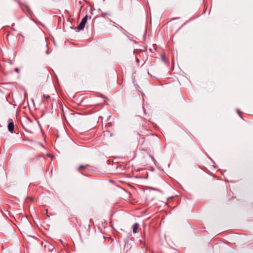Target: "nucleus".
Returning <instances> with one entry per match:
<instances>
[{
	"instance_id": "6",
	"label": "nucleus",
	"mask_w": 253,
	"mask_h": 253,
	"mask_svg": "<svg viewBox=\"0 0 253 253\" xmlns=\"http://www.w3.org/2000/svg\"><path fill=\"white\" fill-rule=\"evenodd\" d=\"M88 16L86 15L85 16H84L81 20L82 22H83L85 24H86Z\"/></svg>"
},
{
	"instance_id": "1",
	"label": "nucleus",
	"mask_w": 253,
	"mask_h": 253,
	"mask_svg": "<svg viewBox=\"0 0 253 253\" xmlns=\"http://www.w3.org/2000/svg\"><path fill=\"white\" fill-rule=\"evenodd\" d=\"M45 250L48 252L53 251L54 249V246L49 243L45 242L44 245Z\"/></svg>"
},
{
	"instance_id": "4",
	"label": "nucleus",
	"mask_w": 253,
	"mask_h": 253,
	"mask_svg": "<svg viewBox=\"0 0 253 253\" xmlns=\"http://www.w3.org/2000/svg\"><path fill=\"white\" fill-rule=\"evenodd\" d=\"M133 232L136 233L138 232V229L139 227V224L138 223H135L133 225Z\"/></svg>"
},
{
	"instance_id": "2",
	"label": "nucleus",
	"mask_w": 253,
	"mask_h": 253,
	"mask_svg": "<svg viewBox=\"0 0 253 253\" xmlns=\"http://www.w3.org/2000/svg\"><path fill=\"white\" fill-rule=\"evenodd\" d=\"M8 130L11 133H13L14 129V125L13 122L12 121H10L8 125Z\"/></svg>"
},
{
	"instance_id": "9",
	"label": "nucleus",
	"mask_w": 253,
	"mask_h": 253,
	"mask_svg": "<svg viewBox=\"0 0 253 253\" xmlns=\"http://www.w3.org/2000/svg\"><path fill=\"white\" fill-rule=\"evenodd\" d=\"M136 61H137V62H139V59H138V58H137V59H136Z\"/></svg>"
},
{
	"instance_id": "5",
	"label": "nucleus",
	"mask_w": 253,
	"mask_h": 253,
	"mask_svg": "<svg viewBox=\"0 0 253 253\" xmlns=\"http://www.w3.org/2000/svg\"><path fill=\"white\" fill-rule=\"evenodd\" d=\"M88 166V165H85V166H84V165H81V166L79 167V168H78V171H80V170H81V169H85L87 168Z\"/></svg>"
},
{
	"instance_id": "8",
	"label": "nucleus",
	"mask_w": 253,
	"mask_h": 253,
	"mask_svg": "<svg viewBox=\"0 0 253 253\" xmlns=\"http://www.w3.org/2000/svg\"><path fill=\"white\" fill-rule=\"evenodd\" d=\"M108 14L107 13H102V16L103 17H105L106 16V15H107Z\"/></svg>"
},
{
	"instance_id": "3",
	"label": "nucleus",
	"mask_w": 253,
	"mask_h": 253,
	"mask_svg": "<svg viewBox=\"0 0 253 253\" xmlns=\"http://www.w3.org/2000/svg\"><path fill=\"white\" fill-rule=\"evenodd\" d=\"M85 25V24L84 23L81 21L79 25L75 28V29L78 31L82 30L84 29Z\"/></svg>"
},
{
	"instance_id": "7",
	"label": "nucleus",
	"mask_w": 253,
	"mask_h": 253,
	"mask_svg": "<svg viewBox=\"0 0 253 253\" xmlns=\"http://www.w3.org/2000/svg\"><path fill=\"white\" fill-rule=\"evenodd\" d=\"M14 71L17 73H19V69L18 68H15Z\"/></svg>"
}]
</instances>
